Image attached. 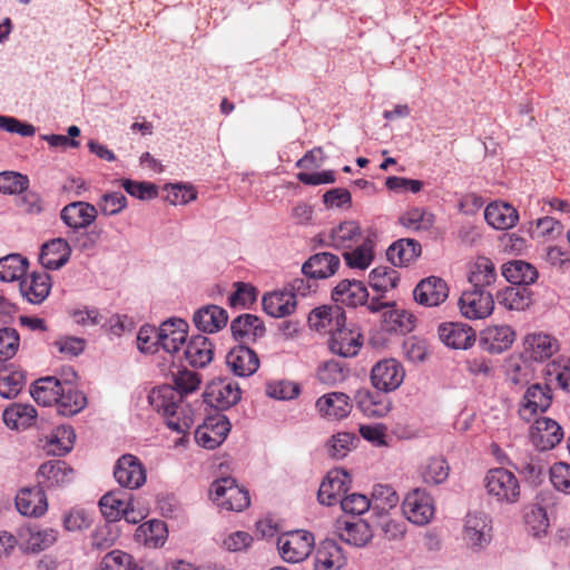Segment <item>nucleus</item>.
I'll return each instance as SVG.
<instances>
[{
    "mask_svg": "<svg viewBox=\"0 0 570 570\" xmlns=\"http://www.w3.org/2000/svg\"><path fill=\"white\" fill-rule=\"evenodd\" d=\"M362 334L355 326H340L331 334V351L343 357L355 356L362 346Z\"/></svg>",
    "mask_w": 570,
    "mask_h": 570,
    "instance_id": "18",
    "label": "nucleus"
},
{
    "mask_svg": "<svg viewBox=\"0 0 570 570\" xmlns=\"http://www.w3.org/2000/svg\"><path fill=\"white\" fill-rule=\"evenodd\" d=\"M419 242L410 238H402L394 242L386 252L387 259L394 266H405L421 255Z\"/></svg>",
    "mask_w": 570,
    "mask_h": 570,
    "instance_id": "42",
    "label": "nucleus"
},
{
    "mask_svg": "<svg viewBox=\"0 0 570 570\" xmlns=\"http://www.w3.org/2000/svg\"><path fill=\"white\" fill-rule=\"evenodd\" d=\"M524 522L535 537L546 533L549 528L547 511L539 503H531L525 508Z\"/></svg>",
    "mask_w": 570,
    "mask_h": 570,
    "instance_id": "54",
    "label": "nucleus"
},
{
    "mask_svg": "<svg viewBox=\"0 0 570 570\" xmlns=\"http://www.w3.org/2000/svg\"><path fill=\"white\" fill-rule=\"evenodd\" d=\"M413 296L420 305L439 306L449 296V287L445 281L436 276L422 279L414 288Z\"/></svg>",
    "mask_w": 570,
    "mask_h": 570,
    "instance_id": "16",
    "label": "nucleus"
},
{
    "mask_svg": "<svg viewBox=\"0 0 570 570\" xmlns=\"http://www.w3.org/2000/svg\"><path fill=\"white\" fill-rule=\"evenodd\" d=\"M19 334L16 328H0V361L12 358L19 348Z\"/></svg>",
    "mask_w": 570,
    "mask_h": 570,
    "instance_id": "62",
    "label": "nucleus"
},
{
    "mask_svg": "<svg viewBox=\"0 0 570 570\" xmlns=\"http://www.w3.org/2000/svg\"><path fill=\"white\" fill-rule=\"evenodd\" d=\"M527 350L534 361H544L558 350V342L548 334H532L525 340Z\"/></svg>",
    "mask_w": 570,
    "mask_h": 570,
    "instance_id": "48",
    "label": "nucleus"
},
{
    "mask_svg": "<svg viewBox=\"0 0 570 570\" xmlns=\"http://www.w3.org/2000/svg\"><path fill=\"white\" fill-rule=\"evenodd\" d=\"M97 214L96 206L86 202H73L62 208L60 217L67 226L79 229L91 225Z\"/></svg>",
    "mask_w": 570,
    "mask_h": 570,
    "instance_id": "29",
    "label": "nucleus"
},
{
    "mask_svg": "<svg viewBox=\"0 0 570 570\" xmlns=\"http://www.w3.org/2000/svg\"><path fill=\"white\" fill-rule=\"evenodd\" d=\"M484 218L493 228L504 230L515 226L519 214L510 204L494 202L485 207Z\"/></svg>",
    "mask_w": 570,
    "mask_h": 570,
    "instance_id": "34",
    "label": "nucleus"
},
{
    "mask_svg": "<svg viewBox=\"0 0 570 570\" xmlns=\"http://www.w3.org/2000/svg\"><path fill=\"white\" fill-rule=\"evenodd\" d=\"M415 321L416 317L411 312L397 307L395 303L382 314V326L387 332L407 334L414 330Z\"/></svg>",
    "mask_w": 570,
    "mask_h": 570,
    "instance_id": "38",
    "label": "nucleus"
},
{
    "mask_svg": "<svg viewBox=\"0 0 570 570\" xmlns=\"http://www.w3.org/2000/svg\"><path fill=\"white\" fill-rule=\"evenodd\" d=\"M439 337L449 347L466 350L475 341L473 328L462 323H444L439 326Z\"/></svg>",
    "mask_w": 570,
    "mask_h": 570,
    "instance_id": "27",
    "label": "nucleus"
},
{
    "mask_svg": "<svg viewBox=\"0 0 570 570\" xmlns=\"http://www.w3.org/2000/svg\"><path fill=\"white\" fill-rule=\"evenodd\" d=\"M502 275L509 283L515 285H530L538 278L535 267L523 261H512L503 264Z\"/></svg>",
    "mask_w": 570,
    "mask_h": 570,
    "instance_id": "46",
    "label": "nucleus"
},
{
    "mask_svg": "<svg viewBox=\"0 0 570 570\" xmlns=\"http://www.w3.org/2000/svg\"><path fill=\"white\" fill-rule=\"evenodd\" d=\"M405 370L395 358H383L376 362L372 370L370 380L372 385L380 392H393L403 383Z\"/></svg>",
    "mask_w": 570,
    "mask_h": 570,
    "instance_id": "5",
    "label": "nucleus"
},
{
    "mask_svg": "<svg viewBox=\"0 0 570 570\" xmlns=\"http://www.w3.org/2000/svg\"><path fill=\"white\" fill-rule=\"evenodd\" d=\"M483 484L488 495L500 504H515L521 498L519 479L505 468L490 469Z\"/></svg>",
    "mask_w": 570,
    "mask_h": 570,
    "instance_id": "2",
    "label": "nucleus"
},
{
    "mask_svg": "<svg viewBox=\"0 0 570 570\" xmlns=\"http://www.w3.org/2000/svg\"><path fill=\"white\" fill-rule=\"evenodd\" d=\"M63 381L47 376L36 381L31 395L38 404L50 406L59 400L60 390H62Z\"/></svg>",
    "mask_w": 570,
    "mask_h": 570,
    "instance_id": "45",
    "label": "nucleus"
},
{
    "mask_svg": "<svg viewBox=\"0 0 570 570\" xmlns=\"http://www.w3.org/2000/svg\"><path fill=\"white\" fill-rule=\"evenodd\" d=\"M459 307L466 318H485L492 314L494 308L492 293L489 289L465 291L459 299Z\"/></svg>",
    "mask_w": 570,
    "mask_h": 570,
    "instance_id": "10",
    "label": "nucleus"
},
{
    "mask_svg": "<svg viewBox=\"0 0 570 570\" xmlns=\"http://www.w3.org/2000/svg\"><path fill=\"white\" fill-rule=\"evenodd\" d=\"M335 533L347 544L354 547L366 546L372 537V530L364 520L338 519L335 523Z\"/></svg>",
    "mask_w": 570,
    "mask_h": 570,
    "instance_id": "21",
    "label": "nucleus"
},
{
    "mask_svg": "<svg viewBox=\"0 0 570 570\" xmlns=\"http://www.w3.org/2000/svg\"><path fill=\"white\" fill-rule=\"evenodd\" d=\"M127 493L121 491L108 492L99 501L101 513L109 521H117L131 504Z\"/></svg>",
    "mask_w": 570,
    "mask_h": 570,
    "instance_id": "47",
    "label": "nucleus"
},
{
    "mask_svg": "<svg viewBox=\"0 0 570 570\" xmlns=\"http://www.w3.org/2000/svg\"><path fill=\"white\" fill-rule=\"evenodd\" d=\"M151 407L166 419L167 426L178 433L187 432L194 424V413L184 409L179 392L170 385L153 389L148 395Z\"/></svg>",
    "mask_w": 570,
    "mask_h": 570,
    "instance_id": "1",
    "label": "nucleus"
},
{
    "mask_svg": "<svg viewBox=\"0 0 570 570\" xmlns=\"http://www.w3.org/2000/svg\"><path fill=\"white\" fill-rule=\"evenodd\" d=\"M266 394L276 400H292L298 396L299 385L291 381H273L266 385Z\"/></svg>",
    "mask_w": 570,
    "mask_h": 570,
    "instance_id": "60",
    "label": "nucleus"
},
{
    "mask_svg": "<svg viewBox=\"0 0 570 570\" xmlns=\"http://www.w3.org/2000/svg\"><path fill=\"white\" fill-rule=\"evenodd\" d=\"M24 385V375L20 371H0V395L4 399L16 397Z\"/></svg>",
    "mask_w": 570,
    "mask_h": 570,
    "instance_id": "55",
    "label": "nucleus"
},
{
    "mask_svg": "<svg viewBox=\"0 0 570 570\" xmlns=\"http://www.w3.org/2000/svg\"><path fill=\"white\" fill-rule=\"evenodd\" d=\"M350 478L343 470H333L327 473L321 483L317 498L322 504L334 505L344 498L348 490Z\"/></svg>",
    "mask_w": 570,
    "mask_h": 570,
    "instance_id": "17",
    "label": "nucleus"
},
{
    "mask_svg": "<svg viewBox=\"0 0 570 570\" xmlns=\"http://www.w3.org/2000/svg\"><path fill=\"white\" fill-rule=\"evenodd\" d=\"M132 557L121 550H112L107 553L101 562L99 570H131Z\"/></svg>",
    "mask_w": 570,
    "mask_h": 570,
    "instance_id": "63",
    "label": "nucleus"
},
{
    "mask_svg": "<svg viewBox=\"0 0 570 570\" xmlns=\"http://www.w3.org/2000/svg\"><path fill=\"white\" fill-rule=\"evenodd\" d=\"M400 281L395 269L387 266H379L370 273V285L377 292H387L397 286Z\"/></svg>",
    "mask_w": 570,
    "mask_h": 570,
    "instance_id": "53",
    "label": "nucleus"
},
{
    "mask_svg": "<svg viewBox=\"0 0 570 570\" xmlns=\"http://www.w3.org/2000/svg\"><path fill=\"white\" fill-rule=\"evenodd\" d=\"M330 238L333 247L346 252L362 243L366 235L363 234L357 222L345 220L331 230Z\"/></svg>",
    "mask_w": 570,
    "mask_h": 570,
    "instance_id": "33",
    "label": "nucleus"
},
{
    "mask_svg": "<svg viewBox=\"0 0 570 570\" xmlns=\"http://www.w3.org/2000/svg\"><path fill=\"white\" fill-rule=\"evenodd\" d=\"M230 423L225 415L207 417L195 431L196 442L205 449H216L227 438Z\"/></svg>",
    "mask_w": 570,
    "mask_h": 570,
    "instance_id": "11",
    "label": "nucleus"
},
{
    "mask_svg": "<svg viewBox=\"0 0 570 570\" xmlns=\"http://www.w3.org/2000/svg\"><path fill=\"white\" fill-rule=\"evenodd\" d=\"M264 311L273 317H285L296 308L295 294L293 292H273L263 297Z\"/></svg>",
    "mask_w": 570,
    "mask_h": 570,
    "instance_id": "41",
    "label": "nucleus"
},
{
    "mask_svg": "<svg viewBox=\"0 0 570 570\" xmlns=\"http://www.w3.org/2000/svg\"><path fill=\"white\" fill-rule=\"evenodd\" d=\"M396 491L389 484H376L373 487L372 498L370 499L372 510L383 515L389 510L395 508L399 503Z\"/></svg>",
    "mask_w": 570,
    "mask_h": 570,
    "instance_id": "50",
    "label": "nucleus"
},
{
    "mask_svg": "<svg viewBox=\"0 0 570 570\" xmlns=\"http://www.w3.org/2000/svg\"><path fill=\"white\" fill-rule=\"evenodd\" d=\"M338 256L322 252L311 256L302 266L303 274L312 279H324L333 276L340 267Z\"/></svg>",
    "mask_w": 570,
    "mask_h": 570,
    "instance_id": "25",
    "label": "nucleus"
},
{
    "mask_svg": "<svg viewBox=\"0 0 570 570\" xmlns=\"http://www.w3.org/2000/svg\"><path fill=\"white\" fill-rule=\"evenodd\" d=\"M37 417V411L32 405L13 403L2 414L4 424L11 430H24L31 426Z\"/></svg>",
    "mask_w": 570,
    "mask_h": 570,
    "instance_id": "43",
    "label": "nucleus"
},
{
    "mask_svg": "<svg viewBox=\"0 0 570 570\" xmlns=\"http://www.w3.org/2000/svg\"><path fill=\"white\" fill-rule=\"evenodd\" d=\"M547 373L554 376L563 390L570 392V358L560 357L548 364Z\"/></svg>",
    "mask_w": 570,
    "mask_h": 570,
    "instance_id": "64",
    "label": "nucleus"
},
{
    "mask_svg": "<svg viewBox=\"0 0 570 570\" xmlns=\"http://www.w3.org/2000/svg\"><path fill=\"white\" fill-rule=\"evenodd\" d=\"M343 257L351 268H367L374 258L373 240L371 236L366 235V238H364L358 245L354 246L352 250L347 249L344 252Z\"/></svg>",
    "mask_w": 570,
    "mask_h": 570,
    "instance_id": "49",
    "label": "nucleus"
},
{
    "mask_svg": "<svg viewBox=\"0 0 570 570\" xmlns=\"http://www.w3.org/2000/svg\"><path fill=\"white\" fill-rule=\"evenodd\" d=\"M28 261L19 254H10L0 258V281L13 282L27 271Z\"/></svg>",
    "mask_w": 570,
    "mask_h": 570,
    "instance_id": "52",
    "label": "nucleus"
},
{
    "mask_svg": "<svg viewBox=\"0 0 570 570\" xmlns=\"http://www.w3.org/2000/svg\"><path fill=\"white\" fill-rule=\"evenodd\" d=\"M17 510L26 517H40L48 509L47 497L42 488L21 489L16 495Z\"/></svg>",
    "mask_w": 570,
    "mask_h": 570,
    "instance_id": "26",
    "label": "nucleus"
},
{
    "mask_svg": "<svg viewBox=\"0 0 570 570\" xmlns=\"http://www.w3.org/2000/svg\"><path fill=\"white\" fill-rule=\"evenodd\" d=\"M242 390L227 379L212 381L204 392V402L217 410H227L239 402Z\"/></svg>",
    "mask_w": 570,
    "mask_h": 570,
    "instance_id": "9",
    "label": "nucleus"
},
{
    "mask_svg": "<svg viewBox=\"0 0 570 570\" xmlns=\"http://www.w3.org/2000/svg\"><path fill=\"white\" fill-rule=\"evenodd\" d=\"M550 481L553 488L564 494H570V464L557 462L549 470Z\"/></svg>",
    "mask_w": 570,
    "mask_h": 570,
    "instance_id": "61",
    "label": "nucleus"
},
{
    "mask_svg": "<svg viewBox=\"0 0 570 570\" xmlns=\"http://www.w3.org/2000/svg\"><path fill=\"white\" fill-rule=\"evenodd\" d=\"M230 331L233 337L242 343L240 345L256 342L266 332L264 322L253 314H243L233 320Z\"/></svg>",
    "mask_w": 570,
    "mask_h": 570,
    "instance_id": "23",
    "label": "nucleus"
},
{
    "mask_svg": "<svg viewBox=\"0 0 570 570\" xmlns=\"http://www.w3.org/2000/svg\"><path fill=\"white\" fill-rule=\"evenodd\" d=\"M51 289L50 275L46 272L32 273L20 282V292L30 303L40 304Z\"/></svg>",
    "mask_w": 570,
    "mask_h": 570,
    "instance_id": "36",
    "label": "nucleus"
},
{
    "mask_svg": "<svg viewBox=\"0 0 570 570\" xmlns=\"http://www.w3.org/2000/svg\"><path fill=\"white\" fill-rule=\"evenodd\" d=\"M315 407L322 417L328 421H341L350 415L353 404L347 394L331 392L318 397Z\"/></svg>",
    "mask_w": 570,
    "mask_h": 570,
    "instance_id": "15",
    "label": "nucleus"
},
{
    "mask_svg": "<svg viewBox=\"0 0 570 570\" xmlns=\"http://www.w3.org/2000/svg\"><path fill=\"white\" fill-rule=\"evenodd\" d=\"M468 278L473 288L491 291L498 278L493 262L488 257L479 256L469 265Z\"/></svg>",
    "mask_w": 570,
    "mask_h": 570,
    "instance_id": "32",
    "label": "nucleus"
},
{
    "mask_svg": "<svg viewBox=\"0 0 570 570\" xmlns=\"http://www.w3.org/2000/svg\"><path fill=\"white\" fill-rule=\"evenodd\" d=\"M530 439L538 450L548 451L562 441L563 430L557 421L542 416L534 420L530 429Z\"/></svg>",
    "mask_w": 570,
    "mask_h": 570,
    "instance_id": "13",
    "label": "nucleus"
},
{
    "mask_svg": "<svg viewBox=\"0 0 570 570\" xmlns=\"http://www.w3.org/2000/svg\"><path fill=\"white\" fill-rule=\"evenodd\" d=\"M450 473V466L443 456H432L421 468V475L428 484L443 483Z\"/></svg>",
    "mask_w": 570,
    "mask_h": 570,
    "instance_id": "51",
    "label": "nucleus"
},
{
    "mask_svg": "<svg viewBox=\"0 0 570 570\" xmlns=\"http://www.w3.org/2000/svg\"><path fill=\"white\" fill-rule=\"evenodd\" d=\"M315 544L314 535L305 530H294L281 534L277 548L282 559L289 563L304 561Z\"/></svg>",
    "mask_w": 570,
    "mask_h": 570,
    "instance_id": "4",
    "label": "nucleus"
},
{
    "mask_svg": "<svg viewBox=\"0 0 570 570\" xmlns=\"http://www.w3.org/2000/svg\"><path fill=\"white\" fill-rule=\"evenodd\" d=\"M227 321L226 311L217 305L204 306L194 314L196 327L205 333L218 332L226 326Z\"/></svg>",
    "mask_w": 570,
    "mask_h": 570,
    "instance_id": "39",
    "label": "nucleus"
},
{
    "mask_svg": "<svg viewBox=\"0 0 570 570\" xmlns=\"http://www.w3.org/2000/svg\"><path fill=\"white\" fill-rule=\"evenodd\" d=\"M226 365L234 375L247 377L258 370L259 358L254 350L238 345L227 353Z\"/></svg>",
    "mask_w": 570,
    "mask_h": 570,
    "instance_id": "19",
    "label": "nucleus"
},
{
    "mask_svg": "<svg viewBox=\"0 0 570 570\" xmlns=\"http://www.w3.org/2000/svg\"><path fill=\"white\" fill-rule=\"evenodd\" d=\"M57 540V531L53 529H30L26 539L27 549L39 552L51 547Z\"/></svg>",
    "mask_w": 570,
    "mask_h": 570,
    "instance_id": "56",
    "label": "nucleus"
},
{
    "mask_svg": "<svg viewBox=\"0 0 570 570\" xmlns=\"http://www.w3.org/2000/svg\"><path fill=\"white\" fill-rule=\"evenodd\" d=\"M114 476L122 488L135 490L145 484L146 470L137 456L125 454L118 459Z\"/></svg>",
    "mask_w": 570,
    "mask_h": 570,
    "instance_id": "12",
    "label": "nucleus"
},
{
    "mask_svg": "<svg viewBox=\"0 0 570 570\" xmlns=\"http://www.w3.org/2000/svg\"><path fill=\"white\" fill-rule=\"evenodd\" d=\"M210 495L218 507L227 511L240 512L249 507L250 498L246 489L233 478H223L210 487Z\"/></svg>",
    "mask_w": 570,
    "mask_h": 570,
    "instance_id": "3",
    "label": "nucleus"
},
{
    "mask_svg": "<svg viewBox=\"0 0 570 570\" xmlns=\"http://www.w3.org/2000/svg\"><path fill=\"white\" fill-rule=\"evenodd\" d=\"M188 324L181 318H170L158 328V343L167 353L174 354L187 338Z\"/></svg>",
    "mask_w": 570,
    "mask_h": 570,
    "instance_id": "20",
    "label": "nucleus"
},
{
    "mask_svg": "<svg viewBox=\"0 0 570 570\" xmlns=\"http://www.w3.org/2000/svg\"><path fill=\"white\" fill-rule=\"evenodd\" d=\"M345 561L343 550L336 541L325 539L316 549L314 570H340Z\"/></svg>",
    "mask_w": 570,
    "mask_h": 570,
    "instance_id": "30",
    "label": "nucleus"
},
{
    "mask_svg": "<svg viewBox=\"0 0 570 570\" xmlns=\"http://www.w3.org/2000/svg\"><path fill=\"white\" fill-rule=\"evenodd\" d=\"M311 328L318 333L332 334L346 322L344 309L337 305H323L312 309L307 318Z\"/></svg>",
    "mask_w": 570,
    "mask_h": 570,
    "instance_id": "14",
    "label": "nucleus"
},
{
    "mask_svg": "<svg viewBox=\"0 0 570 570\" xmlns=\"http://www.w3.org/2000/svg\"><path fill=\"white\" fill-rule=\"evenodd\" d=\"M514 336L513 330L508 325L488 326L481 332L480 345L492 354H500L512 345Z\"/></svg>",
    "mask_w": 570,
    "mask_h": 570,
    "instance_id": "24",
    "label": "nucleus"
},
{
    "mask_svg": "<svg viewBox=\"0 0 570 570\" xmlns=\"http://www.w3.org/2000/svg\"><path fill=\"white\" fill-rule=\"evenodd\" d=\"M167 533L168 530L164 521L150 520L137 528L135 540L147 548H158L166 542Z\"/></svg>",
    "mask_w": 570,
    "mask_h": 570,
    "instance_id": "44",
    "label": "nucleus"
},
{
    "mask_svg": "<svg viewBox=\"0 0 570 570\" xmlns=\"http://www.w3.org/2000/svg\"><path fill=\"white\" fill-rule=\"evenodd\" d=\"M87 404L85 394L77 390L71 381L65 380L59 400L56 403L57 412L63 416H72L79 413Z\"/></svg>",
    "mask_w": 570,
    "mask_h": 570,
    "instance_id": "37",
    "label": "nucleus"
},
{
    "mask_svg": "<svg viewBox=\"0 0 570 570\" xmlns=\"http://www.w3.org/2000/svg\"><path fill=\"white\" fill-rule=\"evenodd\" d=\"M29 178L26 175L16 171L0 173V193L20 194L27 190Z\"/></svg>",
    "mask_w": 570,
    "mask_h": 570,
    "instance_id": "58",
    "label": "nucleus"
},
{
    "mask_svg": "<svg viewBox=\"0 0 570 570\" xmlns=\"http://www.w3.org/2000/svg\"><path fill=\"white\" fill-rule=\"evenodd\" d=\"M332 297L337 305L356 307L367 302L368 292L360 281L343 279L334 287Z\"/></svg>",
    "mask_w": 570,
    "mask_h": 570,
    "instance_id": "28",
    "label": "nucleus"
},
{
    "mask_svg": "<svg viewBox=\"0 0 570 570\" xmlns=\"http://www.w3.org/2000/svg\"><path fill=\"white\" fill-rule=\"evenodd\" d=\"M185 357L193 367H205L214 357L213 343L204 335L193 336L186 346Z\"/></svg>",
    "mask_w": 570,
    "mask_h": 570,
    "instance_id": "40",
    "label": "nucleus"
},
{
    "mask_svg": "<svg viewBox=\"0 0 570 570\" xmlns=\"http://www.w3.org/2000/svg\"><path fill=\"white\" fill-rule=\"evenodd\" d=\"M71 248L63 238H55L45 243L39 256L41 265L47 269H59L70 258Z\"/></svg>",
    "mask_w": 570,
    "mask_h": 570,
    "instance_id": "31",
    "label": "nucleus"
},
{
    "mask_svg": "<svg viewBox=\"0 0 570 570\" xmlns=\"http://www.w3.org/2000/svg\"><path fill=\"white\" fill-rule=\"evenodd\" d=\"M37 478L42 489L63 487L72 481L73 470L65 461H49L40 465Z\"/></svg>",
    "mask_w": 570,
    "mask_h": 570,
    "instance_id": "22",
    "label": "nucleus"
},
{
    "mask_svg": "<svg viewBox=\"0 0 570 570\" xmlns=\"http://www.w3.org/2000/svg\"><path fill=\"white\" fill-rule=\"evenodd\" d=\"M357 438L353 433L338 432L328 441V453L332 458L343 459L347 455Z\"/></svg>",
    "mask_w": 570,
    "mask_h": 570,
    "instance_id": "59",
    "label": "nucleus"
},
{
    "mask_svg": "<svg viewBox=\"0 0 570 570\" xmlns=\"http://www.w3.org/2000/svg\"><path fill=\"white\" fill-rule=\"evenodd\" d=\"M552 390L546 383L530 385L520 404L518 413L523 421L530 422L541 412H546L552 403Z\"/></svg>",
    "mask_w": 570,
    "mask_h": 570,
    "instance_id": "8",
    "label": "nucleus"
},
{
    "mask_svg": "<svg viewBox=\"0 0 570 570\" xmlns=\"http://www.w3.org/2000/svg\"><path fill=\"white\" fill-rule=\"evenodd\" d=\"M402 510L410 522L425 525L434 517V501L430 493L417 488L406 494L402 503Z\"/></svg>",
    "mask_w": 570,
    "mask_h": 570,
    "instance_id": "6",
    "label": "nucleus"
},
{
    "mask_svg": "<svg viewBox=\"0 0 570 570\" xmlns=\"http://www.w3.org/2000/svg\"><path fill=\"white\" fill-rule=\"evenodd\" d=\"M174 376V389L179 392L181 399L199 389L200 385V376L193 371L187 368L178 370L173 374Z\"/></svg>",
    "mask_w": 570,
    "mask_h": 570,
    "instance_id": "57",
    "label": "nucleus"
},
{
    "mask_svg": "<svg viewBox=\"0 0 570 570\" xmlns=\"http://www.w3.org/2000/svg\"><path fill=\"white\" fill-rule=\"evenodd\" d=\"M492 521L483 511L469 512L463 525V540L472 549H481L491 541Z\"/></svg>",
    "mask_w": 570,
    "mask_h": 570,
    "instance_id": "7",
    "label": "nucleus"
},
{
    "mask_svg": "<svg viewBox=\"0 0 570 570\" xmlns=\"http://www.w3.org/2000/svg\"><path fill=\"white\" fill-rule=\"evenodd\" d=\"M355 402L358 410L368 417H383L391 410L389 399L377 392L362 389L355 394Z\"/></svg>",
    "mask_w": 570,
    "mask_h": 570,
    "instance_id": "35",
    "label": "nucleus"
}]
</instances>
